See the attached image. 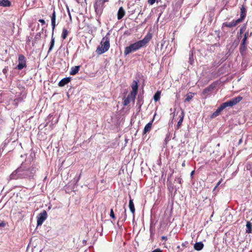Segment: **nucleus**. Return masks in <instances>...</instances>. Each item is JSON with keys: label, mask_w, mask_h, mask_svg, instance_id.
Instances as JSON below:
<instances>
[{"label": "nucleus", "mask_w": 252, "mask_h": 252, "mask_svg": "<svg viewBox=\"0 0 252 252\" xmlns=\"http://www.w3.org/2000/svg\"><path fill=\"white\" fill-rule=\"evenodd\" d=\"M36 169L35 167L32 166L27 167L22 164L21 166L11 173L10 178L11 180L18 179H32L33 178Z\"/></svg>", "instance_id": "1"}, {"label": "nucleus", "mask_w": 252, "mask_h": 252, "mask_svg": "<svg viewBox=\"0 0 252 252\" xmlns=\"http://www.w3.org/2000/svg\"><path fill=\"white\" fill-rule=\"evenodd\" d=\"M151 38L150 35H147L142 39L139 40L133 44H131L129 46L125 48L124 51V55L127 56L129 54L135 52L136 51L144 47L150 41Z\"/></svg>", "instance_id": "2"}, {"label": "nucleus", "mask_w": 252, "mask_h": 252, "mask_svg": "<svg viewBox=\"0 0 252 252\" xmlns=\"http://www.w3.org/2000/svg\"><path fill=\"white\" fill-rule=\"evenodd\" d=\"M242 97L238 96L236 97L233 98L231 99L222 103L220 106L212 114L211 117L215 118L219 116L220 113L225 108L227 107H232L238 103H239L242 99Z\"/></svg>", "instance_id": "3"}, {"label": "nucleus", "mask_w": 252, "mask_h": 252, "mask_svg": "<svg viewBox=\"0 0 252 252\" xmlns=\"http://www.w3.org/2000/svg\"><path fill=\"white\" fill-rule=\"evenodd\" d=\"M109 33L103 37L101 40L100 45H99L96 50V52L98 54H102L108 50L110 48V41L109 37L108 36Z\"/></svg>", "instance_id": "4"}, {"label": "nucleus", "mask_w": 252, "mask_h": 252, "mask_svg": "<svg viewBox=\"0 0 252 252\" xmlns=\"http://www.w3.org/2000/svg\"><path fill=\"white\" fill-rule=\"evenodd\" d=\"M51 25L52 27V38L50 43V46L49 47L48 53L50 52L53 49L54 44H55V38L53 37L54 31L56 27V12L54 10L51 16Z\"/></svg>", "instance_id": "5"}, {"label": "nucleus", "mask_w": 252, "mask_h": 252, "mask_svg": "<svg viewBox=\"0 0 252 252\" xmlns=\"http://www.w3.org/2000/svg\"><path fill=\"white\" fill-rule=\"evenodd\" d=\"M108 1V0H95L94 8L96 15L100 16L101 14L104 7V4Z\"/></svg>", "instance_id": "6"}, {"label": "nucleus", "mask_w": 252, "mask_h": 252, "mask_svg": "<svg viewBox=\"0 0 252 252\" xmlns=\"http://www.w3.org/2000/svg\"><path fill=\"white\" fill-rule=\"evenodd\" d=\"M25 67H26L25 57L23 55H20L18 57V64L17 65L16 68L18 70H22Z\"/></svg>", "instance_id": "7"}, {"label": "nucleus", "mask_w": 252, "mask_h": 252, "mask_svg": "<svg viewBox=\"0 0 252 252\" xmlns=\"http://www.w3.org/2000/svg\"><path fill=\"white\" fill-rule=\"evenodd\" d=\"M47 214L45 211L38 214L37 217V225L39 226L42 225L44 221L47 219Z\"/></svg>", "instance_id": "8"}, {"label": "nucleus", "mask_w": 252, "mask_h": 252, "mask_svg": "<svg viewBox=\"0 0 252 252\" xmlns=\"http://www.w3.org/2000/svg\"><path fill=\"white\" fill-rule=\"evenodd\" d=\"M136 96L132 94L129 93L127 96L124 99L123 104L124 105H127L131 101L134 102Z\"/></svg>", "instance_id": "9"}, {"label": "nucleus", "mask_w": 252, "mask_h": 252, "mask_svg": "<svg viewBox=\"0 0 252 252\" xmlns=\"http://www.w3.org/2000/svg\"><path fill=\"white\" fill-rule=\"evenodd\" d=\"M155 115H156V114ZM154 117H155V116H154ZM154 118H155V117H154L153 118V119L151 120V121L149 123H148L145 126L144 130H143V134H145L147 132H149L150 131V130H151V128H152L153 123V122L154 121Z\"/></svg>", "instance_id": "10"}, {"label": "nucleus", "mask_w": 252, "mask_h": 252, "mask_svg": "<svg viewBox=\"0 0 252 252\" xmlns=\"http://www.w3.org/2000/svg\"><path fill=\"white\" fill-rule=\"evenodd\" d=\"M239 23H240V20H239L233 21L229 23L225 22L223 24V27H226L227 28H232V27L236 26Z\"/></svg>", "instance_id": "11"}, {"label": "nucleus", "mask_w": 252, "mask_h": 252, "mask_svg": "<svg viewBox=\"0 0 252 252\" xmlns=\"http://www.w3.org/2000/svg\"><path fill=\"white\" fill-rule=\"evenodd\" d=\"M71 80L70 77H65L62 79L59 83L58 85L60 87H63L68 84Z\"/></svg>", "instance_id": "12"}, {"label": "nucleus", "mask_w": 252, "mask_h": 252, "mask_svg": "<svg viewBox=\"0 0 252 252\" xmlns=\"http://www.w3.org/2000/svg\"><path fill=\"white\" fill-rule=\"evenodd\" d=\"M125 10L123 8V7H121L119 8L118 13H117V18L118 20H120L123 18V17L125 15Z\"/></svg>", "instance_id": "13"}, {"label": "nucleus", "mask_w": 252, "mask_h": 252, "mask_svg": "<svg viewBox=\"0 0 252 252\" xmlns=\"http://www.w3.org/2000/svg\"><path fill=\"white\" fill-rule=\"evenodd\" d=\"M126 209H125L124 211L123 212V213L121 215V216L119 218V220L118 222V224H119L120 222H122L123 223L124 221H126Z\"/></svg>", "instance_id": "14"}, {"label": "nucleus", "mask_w": 252, "mask_h": 252, "mask_svg": "<svg viewBox=\"0 0 252 252\" xmlns=\"http://www.w3.org/2000/svg\"><path fill=\"white\" fill-rule=\"evenodd\" d=\"M131 88L132 89V91L130 93L132 94H134L136 96L137 94L138 85L137 83L135 81H133V84L131 86Z\"/></svg>", "instance_id": "15"}, {"label": "nucleus", "mask_w": 252, "mask_h": 252, "mask_svg": "<svg viewBox=\"0 0 252 252\" xmlns=\"http://www.w3.org/2000/svg\"><path fill=\"white\" fill-rule=\"evenodd\" d=\"M240 10H241L240 18L237 19V20H240V22H242L243 21V20L244 19V18L246 16V10L244 6H242Z\"/></svg>", "instance_id": "16"}, {"label": "nucleus", "mask_w": 252, "mask_h": 252, "mask_svg": "<svg viewBox=\"0 0 252 252\" xmlns=\"http://www.w3.org/2000/svg\"><path fill=\"white\" fill-rule=\"evenodd\" d=\"M204 247V244L202 242H197L194 245V249L196 251H201Z\"/></svg>", "instance_id": "17"}, {"label": "nucleus", "mask_w": 252, "mask_h": 252, "mask_svg": "<svg viewBox=\"0 0 252 252\" xmlns=\"http://www.w3.org/2000/svg\"><path fill=\"white\" fill-rule=\"evenodd\" d=\"M247 42H242L240 46V52L241 54H243L247 49Z\"/></svg>", "instance_id": "18"}, {"label": "nucleus", "mask_w": 252, "mask_h": 252, "mask_svg": "<svg viewBox=\"0 0 252 252\" xmlns=\"http://www.w3.org/2000/svg\"><path fill=\"white\" fill-rule=\"evenodd\" d=\"M80 66H75L72 67L70 71V74L71 75H74L76 74L79 70Z\"/></svg>", "instance_id": "19"}, {"label": "nucleus", "mask_w": 252, "mask_h": 252, "mask_svg": "<svg viewBox=\"0 0 252 252\" xmlns=\"http://www.w3.org/2000/svg\"><path fill=\"white\" fill-rule=\"evenodd\" d=\"M11 2L8 0H0V6L4 7L10 6Z\"/></svg>", "instance_id": "20"}, {"label": "nucleus", "mask_w": 252, "mask_h": 252, "mask_svg": "<svg viewBox=\"0 0 252 252\" xmlns=\"http://www.w3.org/2000/svg\"><path fill=\"white\" fill-rule=\"evenodd\" d=\"M128 206H129V209H130L131 212L134 215V214L135 213V208H134V203L131 199H130V200H129Z\"/></svg>", "instance_id": "21"}, {"label": "nucleus", "mask_w": 252, "mask_h": 252, "mask_svg": "<svg viewBox=\"0 0 252 252\" xmlns=\"http://www.w3.org/2000/svg\"><path fill=\"white\" fill-rule=\"evenodd\" d=\"M184 117V112L183 110H182L181 113L179 116L180 120H179V121L178 122V124H177L178 127H179L181 125V124L183 121Z\"/></svg>", "instance_id": "22"}, {"label": "nucleus", "mask_w": 252, "mask_h": 252, "mask_svg": "<svg viewBox=\"0 0 252 252\" xmlns=\"http://www.w3.org/2000/svg\"><path fill=\"white\" fill-rule=\"evenodd\" d=\"M247 229L246 232L248 233H250L252 232V223L250 221H247L246 224Z\"/></svg>", "instance_id": "23"}, {"label": "nucleus", "mask_w": 252, "mask_h": 252, "mask_svg": "<svg viewBox=\"0 0 252 252\" xmlns=\"http://www.w3.org/2000/svg\"><path fill=\"white\" fill-rule=\"evenodd\" d=\"M214 87L212 85H210L209 87L206 88L203 91L202 93L204 95H205L209 92H211L213 90Z\"/></svg>", "instance_id": "24"}, {"label": "nucleus", "mask_w": 252, "mask_h": 252, "mask_svg": "<svg viewBox=\"0 0 252 252\" xmlns=\"http://www.w3.org/2000/svg\"><path fill=\"white\" fill-rule=\"evenodd\" d=\"M160 96V92L158 91L154 96V99L155 101H158L159 100Z\"/></svg>", "instance_id": "25"}, {"label": "nucleus", "mask_w": 252, "mask_h": 252, "mask_svg": "<svg viewBox=\"0 0 252 252\" xmlns=\"http://www.w3.org/2000/svg\"><path fill=\"white\" fill-rule=\"evenodd\" d=\"M68 31L66 29H63V32L62 34V37L63 39H65L67 35Z\"/></svg>", "instance_id": "26"}, {"label": "nucleus", "mask_w": 252, "mask_h": 252, "mask_svg": "<svg viewBox=\"0 0 252 252\" xmlns=\"http://www.w3.org/2000/svg\"><path fill=\"white\" fill-rule=\"evenodd\" d=\"M192 97H193V95H192L191 94H190V93L188 94H187V97L185 99V102L189 101L190 100H191L192 98Z\"/></svg>", "instance_id": "27"}, {"label": "nucleus", "mask_w": 252, "mask_h": 252, "mask_svg": "<svg viewBox=\"0 0 252 252\" xmlns=\"http://www.w3.org/2000/svg\"><path fill=\"white\" fill-rule=\"evenodd\" d=\"M249 37V32H246L244 34V38H243L242 41L244 42H247V38Z\"/></svg>", "instance_id": "28"}, {"label": "nucleus", "mask_w": 252, "mask_h": 252, "mask_svg": "<svg viewBox=\"0 0 252 252\" xmlns=\"http://www.w3.org/2000/svg\"><path fill=\"white\" fill-rule=\"evenodd\" d=\"M189 63L190 64H192L193 63V53L192 52H191L189 54Z\"/></svg>", "instance_id": "29"}, {"label": "nucleus", "mask_w": 252, "mask_h": 252, "mask_svg": "<svg viewBox=\"0 0 252 252\" xmlns=\"http://www.w3.org/2000/svg\"><path fill=\"white\" fill-rule=\"evenodd\" d=\"M110 216L112 219H115V214H114V213L113 209H111V210H110Z\"/></svg>", "instance_id": "30"}, {"label": "nucleus", "mask_w": 252, "mask_h": 252, "mask_svg": "<svg viewBox=\"0 0 252 252\" xmlns=\"http://www.w3.org/2000/svg\"><path fill=\"white\" fill-rule=\"evenodd\" d=\"M246 28V27L245 25L242 27L240 30V34L243 33L244 32V31H245Z\"/></svg>", "instance_id": "31"}, {"label": "nucleus", "mask_w": 252, "mask_h": 252, "mask_svg": "<svg viewBox=\"0 0 252 252\" xmlns=\"http://www.w3.org/2000/svg\"><path fill=\"white\" fill-rule=\"evenodd\" d=\"M6 225V223L1 221L0 222V227H4Z\"/></svg>", "instance_id": "32"}, {"label": "nucleus", "mask_w": 252, "mask_h": 252, "mask_svg": "<svg viewBox=\"0 0 252 252\" xmlns=\"http://www.w3.org/2000/svg\"><path fill=\"white\" fill-rule=\"evenodd\" d=\"M156 1V0H148V3L151 4V5H152Z\"/></svg>", "instance_id": "33"}, {"label": "nucleus", "mask_w": 252, "mask_h": 252, "mask_svg": "<svg viewBox=\"0 0 252 252\" xmlns=\"http://www.w3.org/2000/svg\"><path fill=\"white\" fill-rule=\"evenodd\" d=\"M38 21L41 23L42 25H44L45 24V21L43 19H39Z\"/></svg>", "instance_id": "34"}, {"label": "nucleus", "mask_w": 252, "mask_h": 252, "mask_svg": "<svg viewBox=\"0 0 252 252\" xmlns=\"http://www.w3.org/2000/svg\"><path fill=\"white\" fill-rule=\"evenodd\" d=\"M221 181H222V179H221L217 184V185L216 186V187H215L214 188V189H215L220 185V184L221 183Z\"/></svg>", "instance_id": "35"}, {"label": "nucleus", "mask_w": 252, "mask_h": 252, "mask_svg": "<svg viewBox=\"0 0 252 252\" xmlns=\"http://www.w3.org/2000/svg\"><path fill=\"white\" fill-rule=\"evenodd\" d=\"M152 252H162V251L160 249H157L154 250Z\"/></svg>", "instance_id": "36"}, {"label": "nucleus", "mask_w": 252, "mask_h": 252, "mask_svg": "<svg viewBox=\"0 0 252 252\" xmlns=\"http://www.w3.org/2000/svg\"><path fill=\"white\" fill-rule=\"evenodd\" d=\"M2 72H3V73L4 74H5L7 73V68H4V69L2 70Z\"/></svg>", "instance_id": "37"}, {"label": "nucleus", "mask_w": 252, "mask_h": 252, "mask_svg": "<svg viewBox=\"0 0 252 252\" xmlns=\"http://www.w3.org/2000/svg\"><path fill=\"white\" fill-rule=\"evenodd\" d=\"M161 240L166 241L167 240V237L163 236L161 237Z\"/></svg>", "instance_id": "38"}, {"label": "nucleus", "mask_w": 252, "mask_h": 252, "mask_svg": "<svg viewBox=\"0 0 252 252\" xmlns=\"http://www.w3.org/2000/svg\"><path fill=\"white\" fill-rule=\"evenodd\" d=\"M188 242H185V243H183L182 245L183 246V247H186L187 244H188Z\"/></svg>", "instance_id": "39"}, {"label": "nucleus", "mask_w": 252, "mask_h": 252, "mask_svg": "<svg viewBox=\"0 0 252 252\" xmlns=\"http://www.w3.org/2000/svg\"><path fill=\"white\" fill-rule=\"evenodd\" d=\"M35 0H32V6H33V4L35 3Z\"/></svg>", "instance_id": "40"}, {"label": "nucleus", "mask_w": 252, "mask_h": 252, "mask_svg": "<svg viewBox=\"0 0 252 252\" xmlns=\"http://www.w3.org/2000/svg\"><path fill=\"white\" fill-rule=\"evenodd\" d=\"M68 15H69V17H70V19H71V14H70V12H69V10H68Z\"/></svg>", "instance_id": "41"}, {"label": "nucleus", "mask_w": 252, "mask_h": 252, "mask_svg": "<svg viewBox=\"0 0 252 252\" xmlns=\"http://www.w3.org/2000/svg\"><path fill=\"white\" fill-rule=\"evenodd\" d=\"M251 36H252V32H249V37H251Z\"/></svg>", "instance_id": "42"}, {"label": "nucleus", "mask_w": 252, "mask_h": 252, "mask_svg": "<svg viewBox=\"0 0 252 252\" xmlns=\"http://www.w3.org/2000/svg\"><path fill=\"white\" fill-rule=\"evenodd\" d=\"M182 166H185V161H184V162L182 163Z\"/></svg>", "instance_id": "43"}, {"label": "nucleus", "mask_w": 252, "mask_h": 252, "mask_svg": "<svg viewBox=\"0 0 252 252\" xmlns=\"http://www.w3.org/2000/svg\"><path fill=\"white\" fill-rule=\"evenodd\" d=\"M194 173V171H192L191 172V175L192 176Z\"/></svg>", "instance_id": "44"}, {"label": "nucleus", "mask_w": 252, "mask_h": 252, "mask_svg": "<svg viewBox=\"0 0 252 252\" xmlns=\"http://www.w3.org/2000/svg\"><path fill=\"white\" fill-rule=\"evenodd\" d=\"M179 182L180 183H181V179H179Z\"/></svg>", "instance_id": "45"}, {"label": "nucleus", "mask_w": 252, "mask_h": 252, "mask_svg": "<svg viewBox=\"0 0 252 252\" xmlns=\"http://www.w3.org/2000/svg\"><path fill=\"white\" fill-rule=\"evenodd\" d=\"M242 142V139H241L240 140H239V143H241Z\"/></svg>", "instance_id": "46"}]
</instances>
